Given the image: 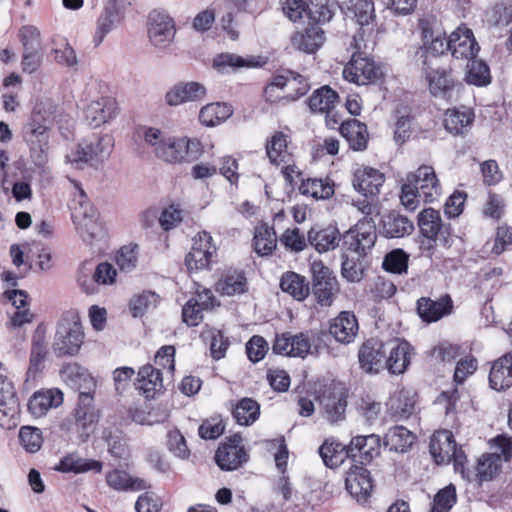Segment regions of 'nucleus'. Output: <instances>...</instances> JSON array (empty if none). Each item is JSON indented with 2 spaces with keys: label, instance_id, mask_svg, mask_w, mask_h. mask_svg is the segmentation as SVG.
Segmentation results:
<instances>
[{
  "label": "nucleus",
  "instance_id": "1",
  "mask_svg": "<svg viewBox=\"0 0 512 512\" xmlns=\"http://www.w3.org/2000/svg\"><path fill=\"white\" fill-rule=\"evenodd\" d=\"M113 147L110 135L93 134L84 138L77 147L66 155V162L78 169L94 166L106 159Z\"/></svg>",
  "mask_w": 512,
  "mask_h": 512
},
{
  "label": "nucleus",
  "instance_id": "2",
  "mask_svg": "<svg viewBox=\"0 0 512 512\" xmlns=\"http://www.w3.org/2000/svg\"><path fill=\"white\" fill-rule=\"evenodd\" d=\"M204 152L202 142L196 137L168 136L165 144L157 151V159L168 164L191 163Z\"/></svg>",
  "mask_w": 512,
  "mask_h": 512
},
{
  "label": "nucleus",
  "instance_id": "3",
  "mask_svg": "<svg viewBox=\"0 0 512 512\" xmlns=\"http://www.w3.org/2000/svg\"><path fill=\"white\" fill-rule=\"evenodd\" d=\"M72 218L77 233L83 241L92 243L102 235L103 227L98 220L97 213L91 203L85 199V194L81 189L77 206L73 207Z\"/></svg>",
  "mask_w": 512,
  "mask_h": 512
},
{
  "label": "nucleus",
  "instance_id": "4",
  "mask_svg": "<svg viewBox=\"0 0 512 512\" xmlns=\"http://www.w3.org/2000/svg\"><path fill=\"white\" fill-rule=\"evenodd\" d=\"M149 43L158 50L168 49L174 42L176 26L173 18L165 11L153 10L146 22Z\"/></svg>",
  "mask_w": 512,
  "mask_h": 512
},
{
  "label": "nucleus",
  "instance_id": "5",
  "mask_svg": "<svg viewBox=\"0 0 512 512\" xmlns=\"http://www.w3.org/2000/svg\"><path fill=\"white\" fill-rule=\"evenodd\" d=\"M376 238L373 221L364 219L344 233L343 248L345 253H354L361 259L375 245Z\"/></svg>",
  "mask_w": 512,
  "mask_h": 512
},
{
  "label": "nucleus",
  "instance_id": "6",
  "mask_svg": "<svg viewBox=\"0 0 512 512\" xmlns=\"http://www.w3.org/2000/svg\"><path fill=\"white\" fill-rule=\"evenodd\" d=\"M40 109L32 113L30 121L25 125L24 139L30 146L32 157L37 165L47 161L48 123L39 122Z\"/></svg>",
  "mask_w": 512,
  "mask_h": 512
},
{
  "label": "nucleus",
  "instance_id": "7",
  "mask_svg": "<svg viewBox=\"0 0 512 512\" xmlns=\"http://www.w3.org/2000/svg\"><path fill=\"white\" fill-rule=\"evenodd\" d=\"M313 294L321 306H330L339 292L338 281L321 261L312 263Z\"/></svg>",
  "mask_w": 512,
  "mask_h": 512
},
{
  "label": "nucleus",
  "instance_id": "8",
  "mask_svg": "<svg viewBox=\"0 0 512 512\" xmlns=\"http://www.w3.org/2000/svg\"><path fill=\"white\" fill-rule=\"evenodd\" d=\"M216 253V246L212 236L205 232H198L192 239V247L185 257V265L189 272L208 269L212 257Z\"/></svg>",
  "mask_w": 512,
  "mask_h": 512
},
{
  "label": "nucleus",
  "instance_id": "9",
  "mask_svg": "<svg viewBox=\"0 0 512 512\" xmlns=\"http://www.w3.org/2000/svg\"><path fill=\"white\" fill-rule=\"evenodd\" d=\"M382 70L373 59L354 54L349 63L343 69L345 80L357 84L367 85L379 80Z\"/></svg>",
  "mask_w": 512,
  "mask_h": 512
},
{
  "label": "nucleus",
  "instance_id": "10",
  "mask_svg": "<svg viewBox=\"0 0 512 512\" xmlns=\"http://www.w3.org/2000/svg\"><path fill=\"white\" fill-rule=\"evenodd\" d=\"M424 75L434 97H448L457 83L450 68L441 67L428 58L424 61Z\"/></svg>",
  "mask_w": 512,
  "mask_h": 512
},
{
  "label": "nucleus",
  "instance_id": "11",
  "mask_svg": "<svg viewBox=\"0 0 512 512\" xmlns=\"http://www.w3.org/2000/svg\"><path fill=\"white\" fill-rule=\"evenodd\" d=\"M430 453L437 464L454 461L456 465L462 466L465 456L461 449H458L450 431L443 430L435 432L430 441Z\"/></svg>",
  "mask_w": 512,
  "mask_h": 512
},
{
  "label": "nucleus",
  "instance_id": "12",
  "mask_svg": "<svg viewBox=\"0 0 512 512\" xmlns=\"http://www.w3.org/2000/svg\"><path fill=\"white\" fill-rule=\"evenodd\" d=\"M313 339L309 332L283 333L276 336L272 349L276 354L304 358L313 353Z\"/></svg>",
  "mask_w": 512,
  "mask_h": 512
},
{
  "label": "nucleus",
  "instance_id": "13",
  "mask_svg": "<svg viewBox=\"0 0 512 512\" xmlns=\"http://www.w3.org/2000/svg\"><path fill=\"white\" fill-rule=\"evenodd\" d=\"M406 179L418 189L425 203H433L442 195V187L432 166L422 165L407 174Z\"/></svg>",
  "mask_w": 512,
  "mask_h": 512
},
{
  "label": "nucleus",
  "instance_id": "14",
  "mask_svg": "<svg viewBox=\"0 0 512 512\" xmlns=\"http://www.w3.org/2000/svg\"><path fill=\"white\" fill-rule=\"evenodd\" d=\"M275 89H285L286 94L283 97L296 100L309 91L310 84L304 76L288 71L285 74L274 76L266 86L265 95L270 101H274L273 93Z\"/></svg>",
  "mask_w": 512,
  "mask_h": 512
},
{
  "label": "nucleus",
  "instance_id": "15",
  "mask_svg": "<svg viewBox=\"0 0 512 512\" xmlns=\"http://www.w3.org/2000/svg\"><path fill=\"white\" fill-rule=\"evenodd\" d=\"M84 333L80 322L63 321L59 324L54 350L58 355H74L83 343Z\"/></svg>",
  "mask_w": 512,
  "mask_h": 512
},
{
  "label": "nucleus",
  "instance_id": "16",
  "mask_svg": "<svg viewBox=\"0 0 512 512\" xmlns=\"http://www.w3.org/2000/svg\"><path fill=\"white\" fill-rule=\"evenodd\" d=\"M215 460L217 465L226 471L238 469L248 460V454L239 435H233L227 442L219 446Z\"/></svg>",
  "mask_w": 512,
  "mask_h": 512
},
{
  "label": "nucleus",
  "instance_id": "17",
  "mask_svg": "<svg viewBox=\"0 0 512 512\" xmlns=\"http://www.w3.org/2000/svg\"><path fill=\"white\" fill-rule=\"evenodd\" d=\"M447 47L453 57L468 61L472 60L479 51L473 31L464 25L457 27L450 34Z\"/></svg>",
  "mask_w": 512,
  "mask_h": 512
},
{
  "label": "nucleus",
  "instance_id": "18",
  "mask_svg": "<svg viewBox=\"0 0 512 512\" xmlns=\"http://www.w3.org/2000/svg\"><path fill=\"white\" fill-rule=\"evenodd\" d=\"M413 348L404 339H392L385 343V368L392 374L403 373L410 364Z\"/></svg>",
  "mask_w": 512,
  "mask_h": 512
},
{
  "label": "nucleus",
  "instance_id": "19",
  "mask_svg": "<svg viewBox=\"0 0 512 512\" xmlns=\"http://www.w3.org/2000/svg\"><path fill=\"white\" fill-rule=\"evenodd\" d=\"M118 114V104L111 96H100L93 99L85 109V119L94 128L107 124Z\"/></svg>",
  "mask_w": 512,
  "mask_h": 512
},
{
  "label": "nucleus",
  "instance_id": "20",
  "mask_svg": "<svg viewBox=\"0 0 512 512\" xmlns=\"http://www.w3.org/2000/svg\"><path fill=\"white\" fill-rule=\"evenodd\" d=\"M385 182V175L378 169L361 166L353 174V188L365 197H376Z\"/></svg>",
  "mask_w": 512,
  "mask_h": 512
},
{
  "label": "nucleus",
  "instance_id": "21",
  "mask_svg": "<svg viewBox=\"0 0 512 512\" xmlns=\"http://www.w3.org/2000/svg\"><path fill=\"white\" fill-rule=\"evenodd\" d=\"M359 364L363 371L377 374L385 369V343L377 340H367L358 352Z\"/></svg>",
  "mask_w": 512,
  "mask_h": 512
},
{
  "label": "nucleus",
  "instance_id": "22",
  "mask_svg": "<svg viewBox=\"0 0 512 512\" xmlns=\"http://www.w3.org/2000/svg\"><path fill=\"white\" fill-rule=\"evenodd\" d=\"M206 87L199 82H179L165 95V101L169 106H179L187 102H197L205 98Z\"/></svg>",
  "mask_w": 512,
  "mask_h": 512
},
{
  "label": "nucleus",
  "instance_id": "23",
  "mask_svg": "<svg viewBox=\"0 0 512 512\" xmlns=\"http://www.w3.org/2000/svg\"><path fill=\"white\" fill-rule=\"evenodd\" d=\"M359 325L356 316L349 311H342L331 320L329 333L339 343L350 344L358 334Z\"/></svg>",
  "mask_w": 512,
  "mask_h": 512
},
{
  "label": "nucleus",
  "instance_id": "24",
  "mask_svg": "<svg viewBox=\"0 0 512 512\" xmlns=\"http://www.w3.org/2000/svg\"><path fill=\"white\" fill-rule=\"evenodd\" d=\"M63 403V393L57 388L36 391L30 398L28 410L35 418L43 417L52 408Z\"/></svg>",
  "mask_w": 512,
  "mask_h": 512
},
{
  "label": "nucleus",
  "instance_id": "25",
  "mask_svg": "<svg viewBox=\"0 0 512 512\" xmlns=\"http://www.w3.org/2000/svg\"><path fill=\"white\" fill-rule=\"evenodd\" d=\"M346 489L358 501L366 499L373 489L369 471L363 466H352L346 475Z\"/></svg>",
  "mask_w": 512,
  "mask_h": 512
},
{
  "label": "nucleus",
  "instance_id": "26",
  "mask_svg": "<svg viewBox=\"0 0 512 512\" xmlns=\"http://www.w3.org/2000/svg\"><path fill=\"white\" fill-rule=\"evenodd\" d=\"M381 440L378 435L370 434L366 436L354 437L348 445L350 457L359 458L360 463H369L380 453Z\"/></svg>",
  "mask_w": 512,
  "mask_h": 512
},
{
  "label": "nucleus",
  "instance_id": "27",
  "mask_svg": "<svg viewBox=\"0 0 512 512\" xmlns=\"http://www.w3.org/2000/svg\"><path fill=\"white\" fill-rule=\"evenodd\" d=\"M418 227L425 238L433 241L438 238L446 240V236L449 234L439 211L433 208L424 209L418 214Z\"/></svg>",
  "mask_w": 512,
  "mask_h": 512
},
{
  "label": "nucleus",
  "instance_id": "28",
  "mask_svg": "<svg viewBox=\"0 0 512 512\" xmlns=\"http://www.w3.org/2000/svg\"><path fill=\"white\" fill-rule=\"evenodd\" d=\"M453 304L449 295L440 297L438 300L421 298L417 302V310L420 317L426 322H436L443 316L452 312Z\"/></svg>",
  "mask_w": 512,
  "mask_h": 512
},
{
  "label": "nucleus",
  "instance_id": "29",
  "mask_svg": "<svg viewBox=\"0 0 512 512\" xmlns=\"http://www.w3.org/2000/svg\"><path fill=\"white\" fill-rule=\"evenodd\" d=\"M324 31L316 25H310L303 31H297L291 36V45L298 51L312 54L324 43Z\"/></svg>",
  "mask_w": 512,
  "mask_h": 512
},
{
  "label": "nucleus",
  "instance_id": "30",
  "mask_svg": "<svg viewBox=\"0 0 512 512\" xmlns=\"http://www.w3.org/2000/svg\"><path fill=\"white\" fill-rule=\"evenodd\" d=\"M489 383L497 391L512 387V353L505 354L493 363Z\"/></svg>",
  "mask_w": 512,
  "mask_h": 512
},
{
  "label": "nucleus",
  "instance_id": "31",
  "mask_svg": "<svg viewBox=\"0 0 512 512\" xmlns=\"http://www.w3.org/2000/svg\"><path fill=\"white\" fill-rule=\"evenodd\" d=\"M62 379L74 388L92 393L96 387L94 378L87 369L76 363L65 365L61 369Z\"/></svg>",
  "mask_w": 512,
  "mask_h": 512
},
{
  "label": "nucleus",
  "instance_id": "32",
  "mask_svg": "<svg viewBox=\"0 0 512 512\" xmlns=\"http://www.w3.org/2000/svg\"><path fill=\"white\" fill-rule=\"evenodd\" d=\"M98 418V412L93 405L92 393L80 391L78 404L74 411L76 425L83 430H88L98 421Z\"/></svg>",
  "mask_w": 512,
  "mask_h": 512
},
{
  "label": "nucleus",
  "instance_id": "33",
  "mask_svg": "<svg viewBox=\"0 0 512 512\" xmlns=\"http://www.w3.org/2000/svg\"><path fill=\"white\" fill-rule=\"evenodd\" d=\"M340 233L336 227L311 228L308 232L309 243L319 253L334 250L340 243Z\"/></svg>",
  "mask_w": 512,
  "mask_h": 512
},
{
  "label": "nucleus",
  "instance_id": "34",
  "mask_svg": "<svg viewBox=\"0 0 512 512\" xmlns=\"http://www.w3.org/2000/svg\"><path fill=\"white\" fill-rule=\"evenodd\" d=\"M137 389L146 398H153L156 393L163 389V381L159 369L151 365L143 366L138 372Z\"/></svg>",
  "mask_w": 512,
  "mask_h": 512
},
{
  "label": "nucleus",
  "instance_id": "35",
  "mask_svg": "<svg viewBox=\"0 0 512 512\" xmlns=\"http://www.w3.org/2000/svg\"><path fill=\"white\" fill-rule=\"evenodd\" d=\"M233 114L230 105L221 102L209 103L199 112V121L206 127H215L225 122Z\"/></svg>",
  "mask_w": 512,
  "mask_h": 512
},
{
  "label": "nucleus",
  "instance_id": "36",
  "mask_svg": "<svg viewBox=\"0 0 512 512\" xmlns=\"http://www.w3.org/2000/svg\"><path fill=\"white\" fill-rule=\"evenodd\" d=\"M289 136L283 132H275L266 143V153L271 163L280 165L289 162L291 152L288 147Z\"/></svg>",
  "mask_w": 512,
  "mask_h": 512
},
{
  "label": "nucleus",
  "instance_id": "37",
  "mask_svg": "<svg viewBox=\"0 0 512 512\" xmlns=\"http://www.w3.org/2000/svg\"><path fill=\"white\" fill-rule=\"evenodd\" d=\"M413 223L405 216L389 213L382 219V232L387 238H400L413 232Z\"/></svg>",
  "mask_w": 512,
  "mask_h": 512
},
{
  "label": "nucleus",
  "instance_id": "38",
  "mask_svg": "<svg viewBox=\"0 0 512 512\" xmlns=\"http://www.w3.org/2000/svg\"><path fill=\"white\" fill-rule=\"evenodd\" d=\"M337 98L338 96L335 91L324 86L312 94L308 104L313 112L325 113L326 123L330 125L331 109H334Z\"/></svg>",
  "mask_w": 512,
  "mask_h": 512
},
{
  "label": "nucleus",
  "instance_id": "39",
  "mask_svg": "<svg viewBox=\"0 0 512 512\" xmlns=\"http://www.w3.org/2000/svg\"><path fill=\"white\" fill-rule=\"evenodd\" d=\"M277 247V236L274 229L263 223L258 225L254 231L253 248L259 256H268Z\"/></svg>",
  "mask_w": 512,
  "mask_h": 512
},
{
  "label": "nucleus",
  "instance_id": "40",
  "mask_svg": "<svg viewBox=\"0 0 512 512\" xmlns=\"http://www.w3.org/2000/svg\"><path fill=\"white\" fill-rule=\"evenodd\" d=\"M340 132L352 149L363 150L366 148L368 132L366 125L363 123L355 119L343 122L340 127Z\"/></svg>",
  "mask_w": 512,
  "mask_h": 512
},
{
  "label": "nucleus",
  "instance_id": "41",
  "mask_svg": "<svg viewBox=\"0 0 512 512\" xmlns=\"http://www.w3.org/2000/svg\"><path fill=\"white\" fill-rule=\"evenodd\" d=\"M123 21L121 11L115 6L105 8L97 21V29L94 37L95 43H102L104 38L115 30Z\"/></svg>",
  "mask_w": 512,
  "mask_h": 512
},
{
  "label": "nucleus",
  "instance_id": "42",
  "mask_svg": "<svg viewBox=\"0 0 512 512\" xmlns=\"http://www.w3.org/2000/svg\"><path fill=\"white\" fill-rule=\"evenodd\" d=\"M280 287L283 292L288 293L298 301H303L310 292L306 278L295 272H286L281 277Z\"/></svg>",
  "mask_w": 512,
  "mask_h": 512
},
{
  "label": "nucleus",
  "instance_id": "43",
  "mask_svg": "<svg viewBox=\"0 0 512 512\" xmlns=\"http://www.w3.org/2000/svg\"><path fill=\"white\" fill-rule=\"evenodd\" d=\"M474 119V114L470 109H449L444 116V126L452 134H463Z\"/></svg>",
  "mask_w": 512,
  "mask_h": 512
},
{
  "label": "nucleus",
  "instance_id": "44",
  "mask_svg": "<svg viewBox=\"0 0 512 512\" xmlns=\"http://www.w3.org/2000/svg\"><path fill=\"white\" fill-rule=\"evenodd\" d=\"M319 454L327 467L335 468L350 456L348 446L345 447L332 439H327L319 448Z\"/></svg>",
  "mask_w": 512,
  "mask_h": 512
},
{
  "label": "nucleus",
  "instance_id": "45",
  "mask_svg": "<svg viewBox=\"0 0 512 512\" xmlns=\"http://www.w3.org/2000/svg\"><path fill=\"white\" fill-rule=\"evenodd\" d=\"M107 484L119 491L143 490L147 488L146 482L140 478H133L127 472L114 470L106 475Z\"/></svg>",
  "mask_w": 512,
  "mask_h": 512
},
{
  "label": "nucleus",
  "instance_id": "46",
  "mask_svg": "<svg viewBox=\"0 0 512 512\" xmlns=\"http://www.w3.org/2000/svg\"><path fill=\"white\" fill-rule=\"evenodd\" d=\"M415 436L405 427L396 426L385 435L384 444L392 451L406 452L413 444Z\"/></svg>",
  "mask_w": 512,
  "mask_h": 512
},
{
  "label": "nucleus",
  "instance_id": "47",
  "mask_svg": "<svg viewBox=\"0 0 512 512\" xmlns=\"http://www.w3.org/2000/svg\"><path fill=\"white\" fill-rule=\"evenodd\" d=\"M464 80L468 84L477 87L489 85L491 82V74L488 65L482 60L474 58L469 60L466 67Z\"/></svg>",
  "mask_w": 512,
  "mask_h": 512
},
{
  "label": "nucleus",
  "instance_id": "48",
  "mask_svg": "<svg viewBox=\"0 0 512 512\" xmlns=\"http://www.w3.org/2000/svg\"><path fill=\"white\" fill-rule=\"evenodd\" d=\"M258 62L253 58H244L233 53H222L217 55L213 60V67L220 73H225L228 69H236L242 67H255Z\"/></svg>",
  "mask_w": 512,
  "mask_h": 512
},
{
  "label": "nucleus",
  "instance_id": "49",
  "mask_svg": "<svg viewBox=\"0 0 512 512\" xmlns=\"http://www.w3.org/2000/svg\"><path fill=\"white\" fill-rule=\"evenodd\" d=\"M299 191L301 194L314 199H328L334 193L333 185L322 179L302 180Z\"/></svg>",
  "mask_w": 512,
  "mask_h": 512
},
{
  "label": "nucleus",
  "instance_id": "50",
  "mask_svg": "<svg viewBox=\"0 0 512 512\" xmlns=\"http://www.w3.org/2000/svg\"><path fill=\"white\" fill-rule=\"evenodd\" d=\"M259 413V404L251 398H244L235 407L233 415L240 425H250L258 419Z\"/></svg>",
  "mask_w": 512,
  "mask_h": 512
},
{
  "label": "nucleus",
  "instance_id": "51",
  "mask_svg": "<svg viewBox=\"0 0 512 512\" xmlns=\"http://www.w3.org/2000/svg\"><path fill=\"white\" fill-rule=\"evenodd\" d=\"M137 136L150 147L157 158L158 149L162 148L168 136L160 128L143 125L137 128Z\"/></svg>",
  "mask_w": 512,
  "mask_h": 512
},
{
  "label": "nucleus",
  "instance_id": "52",
  "mask_svg": "<svg viewBox=\"0 0 512 512\" xmlns=\"http://www.w3.org/2000/svg\"><path fill=\"white\" fill-rule=\"evenodd\" d=\"M505 201L503 197L496 193H488L481 206V215L485 219L498 222L505 212Z\"/></svg>",
  "mask_w": 512,
  "mask_h": 512
},
{
  "label": "nucleus",
  "instance_id": "53",
  "mask_svg": "<svg viewBox=\"0 0 512 512\" xmlns=\"http://www.w3.org/2000/svg\"><path fill=\"white\" fill-rule=\"evenodd\" d=\"M355 21L360 26H368L375 18V8L372 0H352L348 8Z\"/></svg>",
  "mask_w": 512,
  "mask_h": 512
},
{
  "label": "nucleus",
  "instance_id": "54",
  "mask_svg": "<svg viewBox=\"0 0 512 512\" xmlns=\"http://www.w3.org/2000/svg\"><path fill=\"white\" fill-rule=\"evenodd\" d=\"M501 462V456L496 452L482 455L477 463V475L481 480H491L498 473Z\"/></svg>",
  "mask_w": 512,
  "mask_h": 512
},
{
  "label": "nucleus",
  "instance_id": "55",
  "mask_svg": "<svg viewBox=\"0 0 512 512\" xmlns=\"http://www.w3.org/2000/svg\"><path fill=\"white\" fill-rule=\"evenodd\" d=\"M19 442L28 453L40 450L43 444L42 431L33 426H22L19 430Z\"/></svg>",
  "mask_w": 512,
  "mask_h": 512
},
{
  "label": "nucleus",
  "instance_id": "56",
  "mask_svg": "<svg viewBox=\"0 0 512 512\" xmlns=\"http://www.w3.org/2000/svg\"><path fill=\"white\" fill-rule=\"evenodd\" d=\"M77 284L86 295L98 293L99 282L95 277V269L91 263H84L77 273Z\"/></svg>",
  "mask_w": 512,
  "mask_h": 512
},
{
  "label": "nucleus",
  "instance_id": "57",
  "mask_svg": "<svg viewBox=\"0 0 512 512\" xmlns=\"http://www.w3.org/2000/svg\"><path fill=\"white\" fill-rule=\"evenodd\" d=\"M46 352L44 337L40 334H36L32 342L30 364L27 371L29 376H35L42 369Z\"/></svg>",
  "mask_w": 512,
  "mask_h": 512
},
{
  "label": "nucleus",
  "instance_id": "58",
  "mask_svg": "<svg viewBox=\"0 0 512 512\" xmlns=\"http://www.w3.org/2000/svg\"><path fill=\"white\" fill-rule=\"evenodd\" d=\"M217 290L228 296L241 294L246 290V279L242 273L233 272L217 283Z\"/></svg>",
  "mask_w": 512,
  "mask_h": 512
},
{
  "label": "nucleus",
  "instance_id": "59",
  "mask_svg": "<svg viewBox=\"0 0 512 512\" xmlns=\"http://www.w3.org/2000/svg\"><path fill=\"white\" fill-rule=\"evenodd\" d=\"M333 14V9L327 3L311 2L307 12L308 24L317 26L326 23L332 19Z\"/></svg>",
  "mask_w": 512,
  "mask_h": 512
},
{
  "label": "nucleus",
  "instance_id": "60",
  "mask_svg": "<svg viewBox=\"0 0 512 512\" xmlns=\"http://www.w3.org/2000/svg\"><path fill=\"white\" fill-rule=\"evenodd\" d=\"M19 403L16 397L0 398V426L3 428H11L14 418L18 414Z\"/></svg>",
  "mask_w": 512,
  "mask_h": 512
},
{
  "label": "nucleus",
  "instance_id": "61",
  "mask_svg": "<svg viewBox=\"0 0 512 512\" xmlns=\"http://www.w3.org/2000/svg\"><path fill=\"white\" fill-rule=\"evenodd\" d=\"M455 502L456 489L453 485H448L435 495L431 512H449Z\"/></svg>",
  "mask_w": 512,
  "mask_h": 512
},
{
  "label": "nucleus",
  "instance_id": "62",
  "mask_svg": "<svg viewBox=\"0 0 512 512\" xmlns=\"http://www.w3.org/2000/svg\"><path fill=\"white\" fill-rule=\"evenodd\" d=\"M159 216V224L165 231L176 228L183 221V210L179 205H169L164 208Z\"/></svg>",
  "mask_w": 512,
  "mask_h": 512
},
{
  "label": "nucleus",
  "instance_id": "63",
  "mask_svg": "<svg viewBox=\"0 0 512 512\" xmlns=\"http://www.w3.org/2000/svg\"><path fill=\"white\" fill-rule=\"evenodd\" d=\"M383 267L385 270L396 274L406 272L408 255L400 249L393 250L385 256Z\"/></svg>",
  "mask_w": 512,
  "mask_h": 512
},
{
  "label": "nucleus",
  "instance_id": "64",
  "mask_svg": "<svg viewBox=\"0 0 512 512\" xmlns=\"http://www.w3.org/2000/svg\"><path fill=\"white\" fill-rule=\"evenodd\" d=\"M282 10L284 14L292 21L298 22L307 19L309 4L304 0H282Z\"/></svg>",
  "mask_w": 512,
  "mask_h": 512
}]
</instances>
